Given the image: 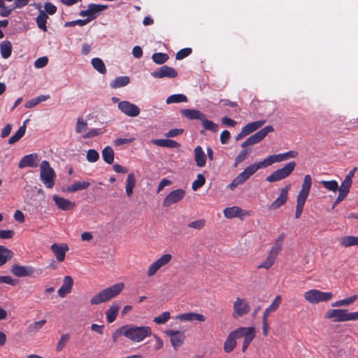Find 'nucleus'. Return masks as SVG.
I'll return each mask as SVG.
<instances>
[{"label": "nucleus", "instance_id": "obj_1", "mask_svg": "<svg viewBox=\"0 0 358 358\" xmlns=\"http://www.w3.org/2000/svg\"><path fill=\"white\" fill-rule=\"evenodd\" d=\"M297 156L296 151H289L285 153L270 155L262 162L254 163L247 166L227 186L230 190L234 191L238 186L246 182L259 169L266 168L276 162H280L289 158Z\"/></svg>", "mask_w": 358, "mask_h": 358}, {"label": "nucleus", "instance_id": "obj_2", "mask_svg": "<svg viewBox=\"0 0 358 358\" xmlns=\"http://www.w3.org/2000/svg\"><path fill=\"white\" fill-rule=\"evenodd\" d=\"M151 334L152 329L148 326L126 324L115 331L112 334V339L114 343H116L121 336H124L132 342L140 343Z\"/></svg>", "mask_w": 358, "mask_h": 358}, {"label": "nucleus", "instance_id": "obj_3", "mask_svg": "<svg viewBox=\"0 0 358 358\" xmlns=\"http://www.w3.org/2000/svg\"><path fill=\"white\" fill-rule=\"evenodd\" d=\"M124 288V284L123 282L114 284L110 287L101 290L93 296L90 300V303L94 306L106 303L118 296Z\"/></svg>", "mask_w": 358, "mask_h": 358}, {"label": "nucleus", "instance_id": "obj_4", "mask_svg": "<svg viewBox=\"0 0 358 358\" xmlns=\"http://www.w3.org/2000/svg\"><path fill=\"white\" fill-rule=\"evenodd\" d=\"M312 185V178L310 175H306L303 178L301 189L296 198L295 217L299 218L302 214L303 206L309 195Z\"/></svg>", "mask_w": 358, "mask_h": 358}, {"label": "nucleus", "instance_id": "obj_5", "mask_svg": "<svg viewBox=\"0 0 358 358\" xmlns=\"http://www.w3.org/2000/svg\"><path fill=\"white\" fill-rule=\"evenodd\" d=\"M358 313L348 312L347 309H329L324 313V318L331 320L334 322L356 321Z\"/></svg>", "mask_w": 358, "mask_h": 358}, {"label": "nucleus", "instance_id": "obj_6", "mask_svg": "<svg viewBox=\"0 0 358 358\" xmlns=\"http://www.w3.org/2000/svg\"><path fill=\"white\" fill-rule=\"evenodd\" d=\"M285 238V234H281L278 238L275 240L274 245L271 247L265 261H264L258 268H264L265 269H269L274 264L278 254L280 253L282 247V242Z\"/></svg>", "mask_w": 358, "mask_h": 358}, {"label": "nucleus", "instance_id": "obj_7", "mask_svg": "<svg viewBox=\"0 0 358 358\" xmlns=\"http://www.w3.org/2000/svg\"><path fill=\"white\" fill-rule=\"evenodd\" d=\"M40 179L46 188L52 189L55 185L56 173L46 160L40 164Z\"/></svg>", "mask_w": 358, "mask_h": 358}, {"label": "nucleus", "instance_id": "obj_8", "mask_svg": "<svg viewBox=\"0 0 358 358\" xmlns=\"http://www.w3.org/2000/svg\"><path fill=\"white\" fill-rule=\"evenodd\" d=\"M304 299L309 303L316 304L321 302H327L334 298L333 293L322 292L319 289H309L303 293Z\"/></svg>", "mask_w": 358, "mask_h": 358}, {"label": "nucleus", "instance_id": "obj_9", "mask_svg": "<svg viewBox=\"0 0 358 358\" xmlns=\"http://www.w3.org/2000/svg\"><path fill=\"white\" fill-rule=\"evenodd\" d=\"M237 339L243 338L242 351L245 352L256 335L254 327H241L232 331Z\"/></svg>", "mask_w": 358, "mask_h": 358}, {"label": "nucleus", "instance_id": "obj_10", "mask_svg": "<svg viewBox=\"0 0 358 358\" xmlns=\"http://www.w3.org/2000/svg\"><path fill=\"white\" fill-rule=\"evenodd\" d=\"M295 167L296 163L294 162H290L282 168L278 169L271 173L266 178V181L271 183L282 180L290 176Z\"/></svg>", "mask_w": 358, "mask_h": 358}, {"label": "nucleus", "instance_id": "obj_11", "mask_svg": "<svg viewBox=\"0 0 358 358\" xmlns=\"http://www.w3.org/2000/svg\"><path fill=\"white\" fill-rule=\"evenodd\" d=\"M172 259L173 255L171 254L165 253L161 255L148 267L146 271L147 277L154 276L159 270L166 266Z\"/></svg>", "mask_w": 358, "mask_h": 358}, {"label": "nucleus", "instance_id": "obj_12", "mask_svg": "<svg viewBox=\"0 0 358 358\" xmlns=\"http://www.w3.org/2000/svg\"><path fill=\"white\" fill-rule=\"evenodd\" d=\"M357 170V168L354 167L348 173V174L345 176L344 180L341 182V185L339 188V194H338L336 201H334L333 208H334V206L336 204L339 203L340 202H341L346 198V196L350 191V188L352 185V178L354 177Z\"/></svg>", "mask_w": 358, "mask_h": 358}, {"label": "nucleus", "instance_id": "obj_13", "mask_svg": "<svg viewBox=\"0 0 358 358\" xmlns=\"http://www.w3.org/2000/svg\"><path fill=\"white\" fill-rule=\"evenodd\" d=\"M250 310V306L245 299L237 297L233 304L234 318L237 319L247 315Z\"/></svg>", "mask_w": 358, "mask_h": 358}, {"label": "nucleus", "instance_id": "obj_14", "mask_svg": "<svg viewBox=\"0 0 358 358\" xmlns=\"http://www.w3.org/2000/svg\"><path fill=\"white\" fill-rule=\"evenodd\" d=\"M223 213L224 217L228 219H233L234 217L243 219L245 217L250 216L252 213L251 210H243L238 206H234L224 209Z\"/></svg>", "mask_w": 358, "mask_h": 358}, {"label": "nucleus", "instance_id": "obj_15", "mask_svg": "<svg viewBox=\"0 0 358 358\" xmlns=\"http://www.w3.org/2000/svg\"><path fill=\"white\" fill-rule=\"evenodd\" d=\"M185 196V191L182 189L173 190L164 198L163 206L164 207H169L182 200Z\"/></svg>", "mask_w": 358, "mask_h": 358}, {"label": "nucleus", "instance_id": "obj_16", "mask_svg": "<svg viewBox=\"0 0 358 358\" xmlns=\"http://www.w3.org/2000/svg\"><path fill=\"white\" fill-rule=\"evenodd\" d=\"M165 334L169 336L172 347L177 350L184 343L185 336L184 332L177 330L169 329Z\"/></svg>", "mask_w": 358, "mask_h": 358}, {"label": "nucleus", "instance_id": "obj_17", "mask_svg": "<svg viewBox=\"0 0 358 358\" xmlns=\"http://www.w3.org/2000/svg\"><path fill=\"white\" fill-rule=\"evenodd\" d=\"M117 106L122 113L131 117H137L140 113L139 108L127 101L119 102Z\"/></svg>", "mask_w": 358, "mask_h": 358}, {"label": "nucleus", "instance_id": "obj_18", "mask_svg": "<svg viewBox=\"0 0 358 358\" xmlns=\"http://www.w3.org/2000/svg\"><path fill=\"white\" fill-rule=\"evenodd\" d=\"M291 189V185H287L280 189V194L277 199L269 206L270 210H277L283 206L287 201L288 192Z\"/></svg>", "mask_w": 358, "mask_h": 358}, {"label": "nucleus", "instance_id": "obj_19", "mask_svg": "<svg viewBox=\"0 0 358 358\" xmlns=\"http://www.w3.org/2000/svg\"><path fill=\"white\" fill-rule=\"evenodd\" d=\"M52 197L55 204L59 210L69 211L73 210L76 206L75 202L71 201L59 195L54 194Z\"/></svg>", "mask_w": 358, "mask_h": 358}, {"label": "nucleus", "instance_id": "obj_20", "mask_svg": "<svg viewBox=\"0 0 358 358\" xmlns=\"http://www.w3.org/2000/svg\"><path fill=\"white\" fill-rule=\"evenodd\" d=\"M151 75L156 78H162L164 77L172 78H176L178 76V73L173 67L164 65L153 71Z\"/></svg>", "mask_w": 358, "mask_h": 358}, {"label": "nucleus", "instance_id": "obj_21", "mask_svg": "<svg viewBox=\"0 0 358 358\" xmlns=\"http://www.w3.org/2000/svg\"><path fill=\"white\" fill-rule=\"evenodd\" d=\"M50 250L55 256L56 259L59 262H62L65 259L66 253L69 250V246L66 243H53L50 246Z\"/></svg>", "mask_w": 358, "mask_h": 358}, {"label": "nucleus", "instance_id": "obj_22", "mask_svg": "<svg viewBox=\"0 0 358 358\" xmlns=\"http://www.w3.org/2000/svg\"><path fill=\"white\" fill-rule=\"evenodd\" d=\"M39 162L38 156L37 154H30L24 156L18 164L20 169L25 167H36Z\"/></svg>", "mask_w": 358, "mask_h": 358}, {"label": "nucleus", "instance_id": "obj_23", "mask_svg": "<svg viewBox=\"0 0 358 358\" xmlns=\"http://www.w3.org/2000/svg\"><path fill=\"white\" fill-rule=\"evenodd\" d=\"M73 285V280L70 275L64 277L62 285L58 289L57 294L59 297L64 298L67 294L71 292Z\"/></svg>", "mask_w": 358, "mask_h": 358}, {"label": "nucleus", "instance_id": "obj_24", "mask_svg": "<svg viewBox=\"0 0 358 358\" xmlns=\"http://www.w3.org/2000/svg\"><path fill=\"white\" fill-rule=\"evenodd\" d=\"M176 319L178 320H180V321H183V322L197 321V322H203L206 321V317L202 314L190 312V313L178 315L176 317Z\"/></svg>", "mask_w": 358, "mask_h": 358}, {"label": "nucleus", "instance_id": "obj_25", "mask_svg": "<svg viewBox=\"0 0 358 358\" xmlns=\"http://www.w3.org/2000/svg\"><path fill=\"white\" fill-rule=\"evenodd\" d=\"M34 271V268L31 266H20L18 264L13 265L11 268V272L17 277L30 276Z\"/></svg>", "mask_w": 358, "mask_h": 358}, {"label": "nucleus", "instance_id": "obj_26", "mask_svg": "<svg viewBox=\"0 0 358 358\" xmlns=\"http://www.w3.org/2000/svg\"><path fill=\"white\" fill-rule=\"evenodd\" d=\"M236 339H237V338L234 334L233 331H231L228 334L226 340L224 341V345H223L224 351L226 353H230L235 349V348L237 345Z\"/></svg>", "mask_w": 358, "mask_h": 358}, {"label": "nucleus", "instance_id": "obj_27", "mask_svg": "<svg viewBox=\"0 0 358 358\" xmlns=\"http://www.w3.org/2000/svg\"><path fill=\"white\" fill-rule=\"evenodd\" d=\"M194 161L198 167H203L206 163V156L202 148L197 145L194 150Z\"/></svg>", "mask_w": 358, "mask_h": 358}, {"label": "nucleus", "instance_id": "obj_28", "mask_svg": "<svg viewBox=\"0 0 358 358\" xmlns=\"http://www.w3.org/2000/svg\"><path fill=\"white\" fill-rule=\"evenodd\" d=\"M181 114L189 120H202L205 115L199 110L196 109H182L180 110Z\"/></svg>", "mask_w": 358, "mask_h": 358}, {"label": "nucleus", "instance_id": "obj_29", "mask_svg": "<svg viewBox=\"0 0 358 358\" xmlns=\"http://www.w3.org/2000/svg\"><path fill=\"white\" fill-rule=\"evenodd\" d=\"M151 143L159 147L169 148H178L180 146L178 142L170 139H153Z\"/></svg>", "mask_w": 358, "mask_h": 358}, {"label": "nucleus", "instance_id": "obj_30", "mask_svg": "<svg viewBox=\"0 0 358 358\" xmlns=\"http://www.w3.org/2000/svg\"><path fill=\"white\" fill-rule=\"evenodd\" d=\"M281 296H276L273 302L271 303V304L268 308H266L262 317L268 318L271 313L275 312L281 303Z\"/></svg>", "mask_w": 358, "mask_h": 358}, {"label": "nucleus", "instance_id": "obj_31", "mask_svg": "<svg viewBox=\"0 0 358 358\" xmlns=\"http://www.w3.org/2000/svg\"><path fill=\"white\" fill-rule=\"evenodd\" d=\"M90 183L87 181H77L71 185L68 186L65 191L67 192L73 193L80 190H83L88 188Z\"/></svg>", "mask_w": 358, "mask_h": 358}, {"label": "nucleus", "instance_id": "obj_32", "mask_svg": "<svg viewBox=\"0 0 358 358\" xmlns=\"http://www.w3.org/2000/svg\"><path fill=\"white\" fill-rule=\"evenodd\" d=\"M340 244L344 248H349L358 245V236H344L340 238Z\"/></svg>", "mask_w": 358, "mask_h": 358}, {"label": "nucleus", "instance_id": "obj_33", "mask_svg": "<svg viewBox=\"0 0 358 358\" xmlns=\"http://www.w3.org/2000/svg\"><path fill=\"white\" fill-rule=\"evenodd\" d=\"M120 306L117 303H113L112 306H110V308L106 310V317L107 319V321L109 323L113 322L117 315V313L120 310Z\"/></svg>", "mask_w": 358, "mask_h": 358}, {"label": "nucleus", "instance_id": "obj_34", "mask_svg": "<svg viewBox=\"0 0 358 358\" xmlns=\"http://www.w3.org/2000/svg\"><path fill=\"white\" fill-rule=\"evenodd\" d=\"M136 178L133 173H130L128 174L127 180H126V194L128 196H131L133 194V189L136 185Z\"/></svg>", "mask_w": 358, "mask_h": 358}, {"label": "nucleus", "instance_id": "obj_35", "mask_svg": "<svg viewBox=\"0 0 358 358\" xmlns=\"http://www.w3.org/2000/svg\"><path fill=\"white\" fill-rule=\"evenodd\" d=\"M1 55L3 59L8 58L12 52V45L8 41H4L0 44Z\"/></svg>", "mask_w": 358, "mask_h": 358}, {"label": "nucleus", "instance_id": "obj_36", "mask_svg": "<svg viewBox=\"0 0 358 358\" xmlns=\"http://www.w3.org/2000/svg\"><path fill=\"white\" fill-rule=\"evenodd\" d=\"M130 82L128 76H120L114 79L110 84L112 88H119L127 85Z\"/></svg>", "mask_w": 358, "mask_h": 358}, {"label": "nucleus", "instance_id": "obj_37", "mask_svg": "<svg viewBox=\"0 0 358 358\" xmlns=\"http://www.w3.org/2000/svg\"><path fill=\"white\" fill-rule=\"evenodd\" d=\"M266 121L265 120H259L256 122H252L250 123L247 124L244 127V130L245 131L246 134L249 135L250 134L252 133L253 131L257 130L260 127H262Z\"/></svg>", "mask_w": 358, "mask_h": 358}, {"label": "nucleus", "instance_id": "obj_38", "mask_svg": "<svg viewBox=\"0 0 358 358\" xmlns=\"http://www.w3.org/2000/svg\"><path fill=\"white\" fill-rule=\"evenodd\" d=\"M358 299L357 295H353L349 298L336 301L331 304V307L348 306L352 304Z\"/></svg>", "mask_w": 358, "mask_h": 358}, {"label": "nucleus", "instance_id": "obj_39", "mask_svg": "<svg viewBox=\"0 0 358 358\" xmlns=\"http://www.w3.org/2000/svg\"><path fill=\"white\" fill-rule=\"evenodd\" d=\"M103 159L107 164H111L114 161V151L110 146H106L101 152Z\"/></svg>", "mask_w": 358, "mask_h": 358}, {"label": "nucleus", "instance_id": "obj_40", "mask_svg": "<svg viewBox=\"0 0 358 358\" xmlns=\"http://www.w3.org/2000/svg\"><path fill=\"white\" fill-rule=\"evenodd\" d=\"M12 252L5 246L0 245V266L11 259Z\"/></svg>", "mask_w": 358, "mask_h": 358}, {"label": "nucleus", "instance_id": "obj_41", "mask_svg": "<svg viewBox=\"0 0 358 358\" xmlns=\"http://www.w3.org/2000/svg\"><path fill=\"white\" fill-rule=\"evenodd\" d=\"M48 16L43 10H40L39 15L37 16L36 21L39 29L47 31L46 22Z\"/></svg>", "mask_w": 358, "mask_h": 358}, {"label": "nucleus", "instance_id": "obj_42", "mask_svg": "<svg viewBox=\"0 0 358 358\" xmlns=\"http://www.w3.org/2000/svg\"><path fill=\"white\" fill-rule=\"evenodd\" d=\"M46 323L45 320L34 322L30 324L27 329V332L29 334H34L38 332L43 326Z\"/></svg>", "mask_w": 358, "mask_h": 358}, {"label": "nucleus", "instance_id": "obj_43", "mask_svg": "<svg viewBox=\"0 0 358 358\" xmlns=\"http://www.w3.org/2000/svg\"><path fill=\"white\" fill-rule=\"evenodd\" d=\"M186 101H187V96L182 94L171 95L166 100V103L167 104H171V103H173L186 102Z\"/></svg>", "mask_w": 358, "mask_h": 358}, {"label": "nucleus", "instance_id": "obj_44", "mask_svg": "<svg viewBox=\"0 0 358 358\" xmlns=\"http://www.w3.org/2000/svg\"><path fill=\"white\" fill-rule=\"evenodd\" d=\"M320 183L326 189L330 192H336L338 190L339 191L340 187L336 180H322Z\"/></svg>", "mask_w": 358, "mask_h": 358}, {"label": "nucleus", "instance_id": "obj_45", "mask_svg": "<svg viewBox=\"0 0 358 358\" xmlns=\"http://www.w3.org/2000/svg\"><path fill=\"white\" fill-rule=\"evenodd\" d=\"M92 65L100 73L104 74L106 72V69L103 62L100 58H93L92 59Z\"/></svg>", "mask_w": 358, "mask_h": 358}, {"label": "nucleus", "instance_id": "obj_46", "mask_svg": "<svg viewBox=\"0 0 358 358\" xmlns=\"http://www.w3.org/2000/svg\"><path fill=\"white\" fill-rule=\"evenodd\" d=\"M201 122L203 127L205 129L209 130V131H210L212 132H215V133L217 131V130H218L217 124L210 120H207L206 117V115L203 117V118L202 119V120Z\"/></svg>", "mask_w": 358, "mask_h": 358}, {"label": "nucleus", "instance_id": "obj_47", "mask_svg": "<svg viewBox=\"0 0 358 358\" xmlns=\"http://www.w3.org/2000/svg\"><path fill=\"white\" fill-rule=\"evenodd\" d=\"M25 131H26V126L25 125L21 126L18 129V130L15 132V134L8 139V143L14 144L15 143L18 141L24 135Z\"/></svg>", "mask_w": 358, "mask_h": 358}, {"label": "nucleus", "instance_id": "obj_48", "mask_svg": "<svg viewBox=\"0 0 358 358\" xmlns=\"http://www.w3.org/2000/svg\"><path fill=\"white\" fill-rule=\"evenodd\" d=\"M153 62L157 64H162L169 59V56L166 53L157 52L152 56Z\"/></svg>", "mask_w": 358, "mask_h": 358}, {"label": "nucleus", "instance_id": "obj_49", "mask_svg": "<svg viewBox=\"0 0 358 358\" xmlns=\"http://www.w3.org/2000/svg\"><path fill=\"white\" fill-rule=\"evenodd\" d=\"M206 182V178L203 174H198L196 179L192 184V189L194 191H196L198 189L204 185Z\"/></svg>", "mask_w": 358, "mask_h": 358}, {"label": "nucleus", "instance_id": "obj_50", "mask_svg": "<svg viewBox=\"0 0 358 358\" xmlns=\"http://www.w3.org/2000/svg\"><path fill=\"white\" fill-rule=\"evenodd\" d=\"M273 131H274L273 127L271 125H268V126L264 127L263 129H262L261 130H259L255 134L256 135V136L257 137L259 141H261L266 136V135L268 133L273 132Z\"/></svg>", "mask_w": 358, "mask_h": 358}, {"label": "nucleus", "instance_id": "obj_51", "mask_svg": "<svg viewBox=\"0 0 358 358\" xmlns=\"http://www.w3.org/2000/svg\"><path fill=\"white\" fill-rule=\"evenodd\" d=\"M87 129V122L83 118H78L76 124V131L78 134H81L86 131Z\"/></svg>", "mask_w": 358, "mask_h": 358}, {"label": "nucleus", "instance_id": "obj_52", "mask_svg": "<svg viewBox=\"0 0 358 358\" xmlns=\"http://www.w3.org/2000/svg\"><path fill=\"white\" fill-rule=\"evenodd\" d=\"M171 317L170 313L168 311H165L158 315L157 317H154L153 321L158 324H162L166 323Z\"/></svg>", "mask_w": 358, "mask_h": 358}, {"label": "nucleus", "instance_id": "obj_53", "mask_svg": "<svg viewBox=\"0 0 358 358\" xmlns=\"http://www.w3.org/2000/svg\"><path fill=\"white\" fill-rule=\"evenodd\" d=\"M70 338V335L69 334H62L57 343L56 350L57 352H60L65 347L66 343L69 341Z\"/></svg>", "mask_w": 358, "mask_h": 358}, {"label": "nucleus", "instance_id": "obj_54", "mask_svg": "<svg viewBox=\"0 0 358 358\" xmlns=\"http://www.w3.org/2000/svg\"><path fill=\"white\" fill-rule=\"evenodd\" d=\"M99 158V154L94 149H90L87 152L86 159L89 162H96Z\"/></svg>", "mask_w": 358, "mask_h": 358}, {"label": "nucleus", "instance_id": "obj_55", "mask_svg": "<svg viewBox=\"0 0 358 358\" xmlns=\"http://www.w3.org/2000/svg\"><path fill=\"white\" fill-rule=\"evenodd\" d=\"M249 153V151L247 150H242L236 157L234 166L236 167L240 163L247 159Z\"/></svg>", "mask_w": 358, "mask_h": 358}, {"label": "nucleus", "instance_id": "obj_56", "mask_svg": "<svg viewBox=\"0 0 358 358\" xmlns=\"http://www.w3.org/2000/svg\"><path fill=\"white\" fill-rule=\"evenodd\" d=\"M106 8H107V6L98 5V4H94V3H92L88 6V8L90 9V11L91 12V13L92 14L93 16H95L94 15L96 13H99V12L106 9Z\"/></svg>", "mask_w": 358, "mask_h": 358}, {"label": "nucleus", "instance_id": "obj_57", "mask_svg": "<svg viewBox=\"0 0 358 358\" xmlns=\"http://www.w3.org/2000/svg\"><path fill=\"white\" fill-rule=\"evenodd\" d=\"M259 142H260L259 141V139L257 138V137L256 136L255 134H253L251 136H250L249 138H248L246 139L245 141H244L242 144H241V147L242 148H245V147H247V146H249V145H254V144H256V143H258Z\"/></svg>", "mask_w": 358, "mask_h": 358}, {"label": "nucleus", "instance_id": "obj_58", "mask_svg": "<svg viewBox=\"0 0 358 358\" xmlns=\"http://www.w3.org/2000/svg\"><path fill=\"white\" fill-rule=\"evenodd\" d=\"M205 226L204 220H198L188 224V227L195 229H201Z\"/></svg>", "mask_w": 358, "mask_h": 358}, {"label": "nucleus", "instance_id": "obj_59", "mask_svg": "<svg viewBox=\"0 0 358 358\" xmlns=\"http://www.w3.org/2000/svg\"><path fill=\"white\" fill-rule=\"evenodd\" d=\"M48 62V57H42L37 59L34 62V66L36 69H41V68H43L44 66H45L47 65Z\"/></svg>", "mask_w": 358, "mask_h": 358}, {"label": "nucleus", "instance_id": "obj_60", "mask_svg": "<svg viewBox=\"0 0 358 358\" xmlns=\"http://www.w3.org/2000/svg\"><path fill=\"white\" fill-rule=\"evenodd\" d=\"M192 50L190 48H184L180 50L176 53V59H182L187 56H188L191 53Z\"/></svg>", "mask_w": 358, "mask_h": 358}, {"label": "nucleus", "instance_id": "obj_61", "mask_svg": "<svg viewBox=\"0 0 358 358\" xmlns=\"http://www.w3.org/2000/svg\"><path fill=\"white\" fill-rule=\"evenodd\" d=\"M182 133L183 129H173L169 131L167 133H166L164 136L167 138H171L180 135Z\"/></svg>", "mask_w": 358, "mask_h": 358}, {"label": "nucleus", "instance_id": "obj_62", "mask_svg": "<svg viewBox=\"0 0 358 358\" xmlns=\"http://www.w3.org/2000/svg\"><path fill=\"white\" fill-rule=\"evenodd\" d=\"M45 11L49 15H53L57 11V7L51 3H45L44 5Z\"/></svg>", "mask_w": 358, "mask_h": 358}, {"label": "nucleus", "instance_id": "obj_63", "mask_svg": "<svg viewBox=\"0 0 358 358\" xmlns=\"http://www.w3.org/2000/svg\"><path fill=\"white\" fill-rule=\"evenodd\" d=\"M231 137V134L229 131L224 130L220 134V141L222 144H227Z\"/></svg>", "mask_w": 358, "mask_h": 358}, {"label": "nucleus", "instance_id": "obj_64", "mask_svg": "<svg viewBox=\"0 0 358 358\" xmlns=\"http://www.w3.org/2000/svg\"><path fill=\"white\" fill-rule=\"evenodd\" d=\"M0 8H1L0 15L1 17H8L12 13V11L14 10L13 6V7H7L5 5L3 6V7H1Z\"/></svg>", "mask_w": 358, "mask_h": 358}]
</instances>
